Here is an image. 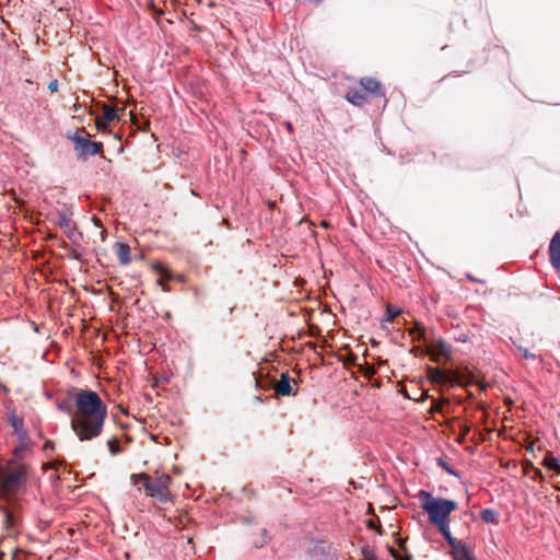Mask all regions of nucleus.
Segmentation results:
<instances>
[{
	"label": "nucleus",
	"instance_id": "obj_1",
	"mask_svg": "<svg viewBox=\"0 0 560 560\" xmlns=\"http://www.w3.org/2000/svg\"><path fill=\"white\" fill-rule=\"evenodd\" d=\"M75 415L72 416L71 429L80 441L97 438L107 417V406L96 392L79 389L74 394Z\"/></svg>",
	"mask_w": 560,
	"mask_h": 560
},
{
	"label": "nucleus",
	"instance_id": "obj_2",
	"mask_svg": "<svg viewBox=\"0 0 560 560\" xmlns=\"http://www.w3.org/2000/svg\"><path fill=\"white\" fill-rule=\"evenodd\" d=\"M420 498L424 499L422 508L428 513L429 521L434 525L448 522L450 514L457 509L455 501L436 499L425 491L420 492Z\"/></svg>",
	"mask_w": 560,
	"mask_h": 560
},
{
	"label": "nucleus",
	"instance_id": "obj_3",
	"mask_svg": "<svg viewBox=\"0 0 560 560\" xmlns=\"http://www.w3.org/2000/svg\"><path fill=\"white\" fill-rule=\"evenodd\" d=\"M131 480L135 485L142 482L144 489L147 490V494L155 498L162 503H166L172 498L170 492L172 478L167 474H162L153 480L144 472L138 475L132 474Z\"/></svg>",
	"mask_w": 560,
	"mask_h": 560
},
{
	"label": "nucleus",
	"instance_id": "obj_4",
	"mask_svg": "<svg viewBox=\"0 0 560 560\" xmlns=\"http://www.w3.org/2000/svg\"><path fill=\"white\" fill-rule=\"evenodd\" d=\"M26 481V466L20 462H10L0 472V486L5 492L15 493Z\"/></svg>",
	"mask_w": 560,
	"mask_h": 560
},
{
	"label": "nucleus",
	"instance_id": "obj_5",
	"mask_svg": "<svg viewBox=\"0 0 560 560\" xmlns=\"http://www.w3.org/2000/svg\"><path fill=\"white\" fill-rule=\"evenodd\" d=\"M83 133H85L84 129H78L74 135L68 136V139L74 144L77 158L85 160L89 156L101 154L103 152V143L91 141Z\"/></svg>",
	"mask_w": 560,
	"mask_h": 560
},
{
	"label": "nucleus",
	"instance_id": "obj_6",
	"mask_svg": "<svg viewBox=\"0 0 560 560\" xmlns=\"http://www.w3.org/2000/svg\"><path fill=\"white\" fill-rule=\"evenodd\" d=\"M256 386L267 389L275 388L277 394L280 396H295L296 390L293 389V385H296V381L291 378L289 373H282L279 381L255 378Z\"/></svg>",
	"mask_w": 560,
	"mask_h": 560
},
{
	"label": "nucleus",
	"instance_id": "obj_7",
	"mask_svg": "<svg viewBox=\"0 0 560 560\" xmlns=\"http://www.w3.org/2000/svg\"><path fill=\"white\" fill-rule=\"evenodd\" d=\"M432 380L445 385L463 384L464 375L459 372L442 371L439 369L432 370Z\"/></svg>",
	"mask_w": 560,
	"mask_h": 560
},
{
	"label": "nucleus",
	"instance_id": "obj_8",
	"mask_svg": "<svg viewBox=\"0 0 560 560\" xmlns=\"http://www.w3.org/2000/svg\"><path fill=\"white\" fill-rule=\"evenodd\" d=\"M57 224L63 230L68 238L73 240L77 235L75 223L71 219L69 210H62L58 212Z\"/></svg>",
	"mask_w": 560,
	"mask_h": 560
},
{
	"label": "nucleus",
	"instance_id": "obj_9",
	"mask_svg": "<svg viewBox=\"0 0 560 560\" xmlns=\"http://www.w3.org/2000/svg\"><path fill=\"white\" fill-rule=\"evenodd\" d=\"M549 259L553 268H560V231L556 232L549 244Z\"/></svg>",
	"mask_w": 560,
	"mask_h": 560
},
{
	"label": "nucleus",
	"instance_id": "obj_10",
	"mask_svg": "<svg viewBox=\"0 0 560 560\" xmlns=\"http://www.w3.org/2000/svg\"><path fill=\"white\" fill-rule=\"evenodd\" d=\"M440 533L443 535L447 544L452 547V555L456 553L460 550V548H465L468 546L467 544H463L462 541L454 538L450 532L448 522L441 523L436 525Z\"/></svg>",
	"mask_w": 560,
	"mask_h": 560
},
{
	"label": "nucleus",
	"instance_id": "obj_11",
	"mask_svg": "<svg viewBox=\"0 0 560 560\" xmlns=\"http://www.w3.org/2000/svg\"><path fill=\"white\" fill-rule=\"evenodd\" d=\"M360 84L364 89V91L369 92L373 96H385V91L382 83L374 78H362L360 80Z\"/></svg>",
	"mask_w": 560,
	"mask_h": 560
},
{
	"label": "nucleus",
	"instance_id": "obj_12",
	"mask_svg": "<svg viewBox=\"0 0 560 560\" xmlns=\"http://www.w3.org/2000/svg\"><path fill=\"white\" fill-rule=\"evenodd\" d=\"M430 351L434 357H443L445 359H451L452 357V346L443 339L434 341L430 347Z\"/></svg>",
	"mask_w": 560,
	"mask_h": 560
},
{
	"label": "nucleus",
	"instance_id": "obj_13",
	"mask_svg": "<svg viewBox=\"0 0 560 560\" xmlns=\"http://www.w3.org/2000/svg\"><path fill=\"white\" fill-rule=\"evenodd\" d=\"M119 109L110 107V106H104L103 108V119L97 121V128L103 129L105 128L106 122L114 121L119 118L118 116Z\"/></svg>",
	"mask_w": 560,
	"mask_h": 560
},
{
	"label": "nucleus",
	"instance_id": "obj_14",
	"mask_svg": "<svg viewBox=\"0 0 560 560\" xmlns=\"http://www.w3.org/2000/svg\"><path fill=\"white\" fill-rule=\"evenodd\" d=\"M399 549L405 553L401 556L394 547L387 546L388 553L394 558V560H412V557L407 553V548L405 545V540L398 538L397 540Z\"/></svg>",
	"mask_w": 560,
	"mask_h": 560
},
{
	"label": "nucleus",
	"instance_id": "obj_15",
	"mask_svg": "<svg viewBox=\"0 0 560 560\" xmlns=\"http://www.w3.org/2000/svg\"><path fill=\"white\" fill-rule=\"evenodd\" d=\"M346 100L355 106H363L366 103V96L359 90H349Z\"/></svg>",
	"mask_w": 560,
	"mask_h": 560
},
{
	"label": "nucleus",
	"instance_id": "obj_16",
	"mask_svg": "<svg viewBox=\"0 0 560 560\" xmlns=\"http://www.w3.org/2000/svg\"><path fill=\"white\" fill-rule=\"evenodd\" d=\"M119 262L124 266L130 262V247L124 243H116Z\"/></svg>",
	"mask_w": 560,
	"mask_h": 560
},
{
	"label": "nucleus",
	"instance_id": "obj_17",
	"mask_svg": "<svg viewBox=\"0 0 560 560\" xmlns=\"http://www.w3.org/2000/svg\"><path fill=\"white\" fill-rule=\"evenodd\" d=\"M541 464L547 469L553 470L558 475H560V460L557 457L552 456L551 454L546 455Z\"/></svg>",
	"mask_w": 560,
	"mask_h": 560
},
{
	"label": "nucleus",
	"instance_id": "obj_18",
	"mask_svg": "<svg viewBox=\"0 0 560 560\" xmlns=\"http://www.w3.org/2000/svg\"><path fill=\"white\" fill-rule=\"evenodd\" d=\"M498 513L492 509H483L480 512V518L487 524H497L498 523Z\"/></svg>",
	"mask_w": 560,
	"mask_h": 560
},
{
	"label": "nucleus",
	"instance_id": "obj_19",
	"mask_svg": "<svg viewBox=\"0 0 560 560\" xmlns=\"http://www.w3.org/2000/svg\"><path fill=\"white\" fill-rule=\"evenodd\" d=\"M454 560H477L469 546H466L465 548H460L459 551L452 555Z\"/></svg>",
	"mask_w": 560,
	"mask_h": 560
},
{
	"label": "nucleus",
	"instance_id": "obj_20",
	"mask_svg": "<svg viewBox=\"0 0 560 560\" xmlns=\"http://www.w3.org/2000/svg\"><path fill=\"white\" fill-rule=\"evenodd\" d=\"M57 408L66 413H68L70 416V418L72 419V416L75 415V406L73 407L71 401L69 399H66V400H62V401H59L57 404Z\"/></svg>",
	"mask_w": 560,
	"mask_h": 560
},
{
	"label": "nucleus",
	"instance_id": "obj_21",
	"mask_svg": "<svg viewBox=\"0 0 560 560\" xmlns=\"http://www.w3.org/2000/svg\"><path fill=\"white\" fill-rule=\"evenodd\" d=\"M400 312H401L400 308L388 305L386 308V316H385L384 320L392 322L400 314Z\"/></svg>",
	"mask_w": 560,
	"mask_h": 560
},
{
	"label": "nucleus",
	"instance_id": "obj_22",
	"mask_svg": "<svg viewBox=\"0 0 560 560\" xmlns=\"http://www.w3.org/2000/svg\"><path fill=\"white\" fill-rule=\"evenodd\" d=\"M108 450L110 455L115 456L121 452L118 440L116 438H112L107 442Z\"/></svg>",
	"mask_w": 560,
	"mask_h": 560
},
{
	"label": "nucleus",
	"instance_id": "obj_23",
	"mask_svg": "<svg viewBox=\"0 0 560 560\" xmlns=\"http://www.w3.org/2000/svg\"><path fill=\"white\" fill-rule=\"evenodd\" d=\"M268 540H269L268 532H267V529L262 528V529H260L259 539L255 540L254 545L257 548H261L268 542Z\"/></svg>",
	"mask_w": 560,
	"mask_h": 560
},
{
	"label": "nucleus",
	"instance_id": "obj_24",
	"mask_svg": "<svg viewBox=\"0 0 560 560\" xmlns=\"http://www.w3.org/2000/svg\"><path fill=\"white\" fill-rule=\"evenodd\" d=\"M10 422L16 432H19L23 427V421L19 419L16 416H12L10 418Z\"/></svg>",
	"mask_w": 560,
	"mask_h": 560
},
{
	"label": "nucleus",
	"instance_id": "obj_25",
	"mask_svg": "<svg viewBox=\"0 0 560 560\" xmlns=\"http://www.w3.org/2000/svg\"><path fill=\"white\" fill-rule=\"evenodd\" d=\"M517 350L522 353V357L524 359H535L536 355L532 352H529L528 349L522 347V346H516Z\"/></svg>",
	"mask_w": 560,
	"mask_h": 560
},
{
	"label": "nucleus",
	"instance_id": "obj_26",
	"mask_svg": "<svg viewBox=\"0 0 560 560\" xmlns=\"http://www.w3.org/2000/svg\"><path fill=\"white\" fill-rule=\"evenodd\" d=\"M63 248L68 250L69 255L72 258L78 259V260L81 259V254L77 249L69 247L67 244H63Z\"/></svg>",
	"mask_w": 560,
	"mask_h": 560
},
{
	"label": "nucleus",
	"instance_id": "obj_27",
	"mask_svg": "<svg viewBox=\"0 0 560 560\" xmlns=\"http://www.w3.org/2000/svg\"><path fill=\"white\" fill-rule=\"evenodd\" d=\"M362 553H363V556L365 557L366 560H376V556L374 555V552L369 547H364L362 549Z\"/></svg>",
	"mask_w": 560,
	"mask_h": 560
},
{
	"label": "nucleus",
	"instance_id": "obj_28",
	"mask_svg": "<svg viewBox=\"0 0 560 560\" xmlns=\"http://www.w3.org/2000/svg\"><path fill=\"white\" fill-rule=\"evenodd\" d=\"M160 275L163 279H165L167 281L173 280V276H172L171 271H168L166 268H162L160 271Z\"/></svg>",
	"mask_w": 560,
	"mask_h": 560
},
{
	"label": "nucleus",
	"instance_id": "obj_29",
	"mask_svg": "<svg viewBox=\"0 0 560 560\" xmlns=\"http://www.w3.org/2000/svg\"><path fill=\"white\" fill-rule=\"evenodd\" d=\"M4 516H5V524L8 526H13L15 524V518L11 513L5 512Z\"/></svg>",
	"mask_w": 560,
	"mask_h": 560
},
{
	"label": "nucleus",
	"instance_id": "obj_30",
	"mask_svg": "<svg viewBox=\"0 0 560 560\" xmlns=\"http://www.w3.org/2000/svg\"><path fill=\"white\" fill-rule=\"evenodd\" d=\"M439 465L442 466L447 472L452 474V475H456L455 471L442 459V458H439Z\"/></svg>",
	"mask_w": 560,
	"mask_h": 560
},
{
	"label": "nucleus",
	"instance_id": "obj_31",
	"mask_svg": "<svg viewBox=\"0 0 560 560\" xmlns=\"http://www.w3.org/2000/svg\"><path fill=\"white\" fill-rule=\"evenodd\" d=\"M23 451H24L23 447L15 448V451H14L15 459L13 462H19V459L22 457Z\"/></svg>",
	"mask_w": 560,
	"mask_h": 560
},
{
	"label": "nucleus",
	"instance_id": "obj_32",
	"mask_svg": "<svg viewBox=\"0 0 560 560\" xmlns=\"http://www.w3.org/2000/svg\"><path fill=\"white\" fill-rule=\"evenodd\" d=\"M533 471H534V476H533L534 479H540V480L544 479V476H542V472L540 469L534 468Z\"/></svg>",
	"mask_w": 560,
	"mask_h": 560
},
{
	"label": "nucleus",
	"instance_id": "obj_33",
	"mask_svg": "<svg viewBox=\"0 0 560 560\" xmlns=\"http://www.w3.org/2000/svg\"><path fill=\"white\" fill-rule=\"evenodd\" d=\"M48 89L51 91V92H57L58 91V82L56 80L51 81L49 84H48Z\"/></svg>",
	"mask_w": 560,
	"mask_h": 560
},
{
	"label": "nucleus",
	"instance_id": "obj_34",
	"mask_svg": "<svg viewBox=\"0 0 560 560\" xmlns=\"http://www.w3.org/2000/svg\"><path fill=\"white\" fill-rule=\"evenodd\" d=\"M92 221H93V223H94V225H95V226H97V228H103L102 221H101V219H98L97 217H93V218H92Z\"/></svg>",
	"mask_w": 560,
	"mask_h": 560
},
{
	"label": "nucleus",
	"instance_id": "obj_35",
	"mask_svg": "<svg viewBox=\"0 0 560 560\" xmlns=\"http://www.w3.org/2000/svg\"><path fill=\"white\" fill-rule=\"evenodd\" d=\"M368 527H369V528H375V529L377 530V533H378V534H382L381 528H380V527H378V528H376V527H375V523H374V521H373V520H370V521L368 522Z\"/></svg>",
	"mask_w": 560,
	"mask_h": 560
},
{
	"label": "nucleus",
	"instance_id": "obj_36",
	"mask_svg": "<svg viewBox=\"0 0 560 560\" xmlns=\"http://www.w3.org/2000/svg\"><path fill=\"white\" fill-rule=\"evenodd\" d=\"M417 339H422L424 338V330L422 328H419L418 327V331H417V336H416Z\"/></svg>",
	"mask_w": 560,
	"mask_h": 560
},
{
	"label": "nucleus",
	"instance_id": "obj_37",
	"mask_svg": "<svg viewBox=\"0 0 560 560\" xmlns=\"http://www.w3.org/2000/svg\"><path fill=\"white\" fill-rule=\"evenodd\" d=\"M528 468H530L532 470H534V468H536V467L533 465V463L528 462V463H526V465H525V467H524L525 471H527V469H528Z\"/></svg>",
	"mask_w": 560,
	"mask_h": 560
},
{
	"label": "nucleus",
	"instance_id": "obj_38",
	"mask_svg": "<svg viewBox=\"0 0 560 560\" xmlns=\"http://www.w3.org/2000/svg\"><path fill=\"white\" fill-rule=\"evenodd\" d=\"M45 447L46 448H52L54 447V443L51 441H47L46 444H45Z\"/></svg>",
	"mask_w": 560,
	"mask_h": 560
},
{
	"label": "nucleus",
	"instance_id": "obj_39",
	"mask_svg": "<svg viewBox=\"0 0 560 560\" xmlns=\"http://www.w3.org/2000/svg\"><path fill=\"white\" fill-rule=\"evenodd\" d=\"M101 235H102V238L104 240V238H105V235H106V231H105V230H103V231L101 232Z\"/></svg>",
	"mask_w": 560,
	"mask_h": 560
},
{
	"label": "nucleus",
	"instance_id": "obj_40",
	"mask_svg": "<svg viewBox=\"0 0 560 560\" xmlns=\"http://www.w3.org/2000/svg\"><path fill=\"white\" fill-rule=\"evenodd\" d=\"M468 279L471 280V281H477L474 277L471 276H468Z\"/></svg>",
	"mask_w": 560,
	"mask_h": 560
},
{
	"label": "nucleus",
	"instance_id": "obj_41",
	"mask_svg": "<svg viewBox=\"0 0 560 560\" xmlns=\"http://www.w3.org/2000/svg\"><path fill=\"white\" fill-rule=\"evenodd\" d=\"M178 280H179V281H183V280H184V277H183V276H179V277H178Z\"/></svg>",
	"mask_w": 560,
	"mask_h": 560
},
{
	"label": "nucleus",
	"instance_id": "obj_42",
	"mask_svg": "<svg viewBox=\"0 0 560 560\" xmlns=\"http://www.w3.org/2000/svg\"><path fill=\"white\" fill-rule=\"evenodd\" d=\"M323 0H315V3L318 4L320 3Z\"/></svg>",
	"mask_w": 560,
	"mask_h": 560
}]
</instances>
